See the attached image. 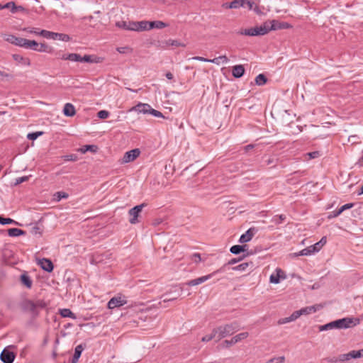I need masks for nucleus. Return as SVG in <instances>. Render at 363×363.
I'll use <instances>...</instances> for the list:
<instances>
[{"label":"nucleus","mask_w":363,"mask_h":363,"mask_svg":"<svg viewBox=\"0 0 363 363\" xmlns=\"http://www.w3.org/2000/svg\"><path fill=\"white\" fill-rule=\"evenodd\" d=\"M45 307V302L40 299L35 301L26 299L21 303L22 310L30 313L33 317L38 316L40 311Z\"/></svg>","instance_id":"f257e3e1"},{"label":"nucleus","mask_w":363,"mask_h":363,"mask_svg":"<svg viewBox=\"0 0 363 363\" xmlns=\"http://www.w3.org/2000/svg\"><path fill=\"white\" fill-rule=\"evenodd\" d=\"M240 329V325L238 322L234 321L230 323L220 325L214 328V332L217 335V341L232 335Z\"/></svg>","instance_id":"f03ea898"},{"label":"nucleus","mask_w":363,"mask_h":363,"mask_svg":"<svg viewBox=\"0 0 363 363\" xmlns=\"http://www.w3.org/2000/svg\"><path fill=\"white\" fill-rule=\"evenodd\" d=\"M237 34L241 35H247V36H259L264 35L268 33V29L266 27L265 22L260 26H256L254 28H247V29H241L236 32Z\"/></svg>","instance_id":"7ed1b4c3"},{"label":"nucleus","mask_w":363,"mask_h":363,"mask_svg":"<svg viewBox=\"0 0 363 363\" xmlns=\"http://www.w3.org/2000/svg\"><path fill=\"white\" fill-rule=\"evenodd\" d=\"M69 60L71 62H88V63H100L102 62L101 58L96 55H85L81 56L78 53H69Z\"/></svg>","instance_id":"20e7f679"},{"label":"nucleus","mask_w":363,"mask_h":363,"mask_svg":"<svg viewBox=\"0 0 363 363\" xmlns=\"http://www.w3.org/2000/svg\"><path fill=\"white\" fill-rule=\"evenodd\" d=\"M40 33L41 36L48 39L58 40L64 42L70 40V37L64 33H54L46 30H41Z\"/></svg>","instance_id":"39448f33"},{"label":"nucleus","mask_w":363,"mask_h":363,"mask_svg":"<svg viewBox=\"0 0 363 363\" xmlns=\"http://www.w3.org/2000/svg\"><path fill=\"white\" fill-rule=\"evenodd\" d=\"M339 320L340 329L353 328L359 324L360 320L357 318L346 317Z\"/></svg>","instance_id":"423d86ee"},{"label":"nucleus","mask_w":363,"mask_h":363,"mask_svg":"<svg viewBox=\"0 0 363 363\" xmlns=\"http://www.w3.org/2000/svg\"><path fill=\"white\" fill-rule=\"evenodd\" d=\"M48 45L44 43H38L35 40H26L23 48L30 49L36 52H46Z\"/></svg>","instance_id":"0eeeda50"},{"label":"nucleus","mask_w":363,"mask_h":363,"mask_svg":"<svg viewBox=\"0 0 363 363\" xmlns=\"http://www.w3.org/2000/svg\"><path fill=\"white\" fill-rule=\"evenodd\" d=\"M146 206L145 203H141L140 205L135 206V207L132 208L129 210L128 214L130 216L129 222L131 224H136L139 221L138 220V218L140 215V213L142 211L143 208Z\"/></svg>","instance_id":"6e6552de"},{"label":"nucleus","mask_w":363,"mask_h":363,"mask_svg":"<svg viewBox=\"0 0 363 363\" xmlns=\"http://www.w3.org/2000/svg\"><path fill=\"white\" fill-rule=\"evenodd\" d=\"M222 270H223V268H220L211 274L199 277L197 279L190 280L188 282H186V285H188L189 286H196V285L201 284L208 281L211 278H212L217 273H220Z\"/></svg>","instance_id":"1a4fd4ad"},{"label":"nucleus","mask_w":363,"mask_h":363,"mask_svg":"<svg viewBox=\"0 0 363 363\" xmlns=\"http://www.w3.org/2000/svg\"><path fill=\"white\" fill-rule=\"evenodd\" d=\"M127 303V300L125 296H114L111 298L108 302V308L109 309H113L122 306Z\"/></svg>","instance_id":"9d476101"},{"label":"nucleus","mask_w":363,"mask_h":363,"mask_svg":"<svg viewBox=\"0 0 363 363\" xmlns=\"http://www.w3.org/2000/svg\"><path fill=\"white\" fill-rule=\"evenodd\" d=\"M248 336H249V333L247 332L239 333V334L235 335L234 337H233L230 340H225L223 342V345L225 347H229L231 345H235V344L242 341V340L246 339Z\"/></svg>","instance_id":"9b49d317"},{"label":"nucleus","mask_w":363,"mask_h":363,"mask_svg":"<svg viewBox=\"0 0 363 363\" xmlns=\"http://www.w3.org/2000/svg\"><path fill=\"white\" fill-rule=\"evenodd\" d=\"M265 23H266V27L268 29V33L270 30L284 29V28H287L289 27V26L287 23H282V22H279V21H275V20L267 21V22H265Z\"/></svg>","instance_id":"f8f14e48"},{"label":"nucleus","mask_w":363,"mask_h":363,"mask_svg":"<svg viewBox=\"0 0 363 363\" xmlns=\"http://www.w3.org/2000/svg\"><path fill=\"white\" fill-rule=\"evenodd\" d=\"M286 279L285 272L280 268H277L275 272L270 275L269 281L270 283L277 284L280 282V279Z\"/></svg>","instance_id":"ddd939ff"},{"label":"nucleus","mask_w":363,"mask_h":363,"mask_svg":"<svg viewBox=\"0 0 363 363\" xmlns=\"http://www.w3.org/2000/svg\"><path fill=\"white\" fill-rule=\"evenodd\" d=\"M15 357V354L9 350L7 347L4 348L0 354V359L4 363H13Z\"/></svg>","instance_id":"4468645a"},{"label":"nucleus","mask_w":363,"mask_h":363,"mask_svg":"<svg viewBox=\"0 0 363 363\" xmlns=\"http://www.w3.org/2000/svg\"><path fill=\"white\" fill-rule=\"evenodd\" d=\"M140 153L139 149H133L126 152L123 157L122 162L128 163L135 160L140 155Z\"/></svg>","instance_id":"2eb2a0df"},{"label":"nucleus","mask_w":363,"mask_h":363,"mask_svg":"<svg viewBox=\"0 0 363 363\" xmlns=\"http://www.w3.org/2000/svg\"><path fill=\"white\" fill-rule=\"evenodd\" d=\"M151 106L148 104L138 103L136 106L132 107L130 111H135L139 113L147 114L150 113L151 111Z\"/></svg>","instance_id":"dca6fc26"},{"label":"nucleus","mask_w":363,"mask_h":363,"mask_svg":"<svg viewBox=\"0 0 363 363\" xmlns=\"http://www.w3.org/2000/svg\"><path fill=\"white\" fill-rule=\"evenodd\" d=\"M318 308H319V306H311L302 308L298 311H296L295 312L298 318L301 315H308V314L315 313L318 310Z\"/></svg>","instance_id":"f3484780"},{"label":"nucleus","mask_w":363,"mask_h":363,"mask_svg":"<svg viewBox=\"0 0 363 363\" xmlns=\"http://www.w3.org/2000/svg\"><path fill=\"white\" fill-rule=\"evenodd\" d=\"M133 26L134 31L141 32L150 30L149 28V21H135Z\"/></svg>","instance_id":"a211bd4d"},{"label":"nucleus","mask_w":363,"mask_h":363,"mask_svg":"<svg viewBox=\"0 0 363 363\" xmlns=\"http://www.w3.org/2000/svg\"><path fill=\"white\" fill-rule=\"evenodd\" d=\"M255 233V228H249L246 232L245 233L242 234L240 239H239V242L240 243H245V242H247L249 241H250L252 240V238H253L254 235Z\"/></svg>","instance_id":"6ab92c4d"},{"label":"nucleus","mask_w":363,"mask_h":363,"mask_svg":"<svg viewBox=\"0 0 363 363\" xmlns=\"http://www.w3.org/2000/svg\"><path fill=\"white\" fill-rule=\"evenodd\" d=\"M39 265L43 270L48 272H51L54 267L52 262L50 259L45 258L39 260Z\"/></svg>","instance_id":"aec40b11"},{"label":"nucleus","mask_w":363,"mask_h":363,"mask_svg":"<svg viewBox=\"0 0 363 363\" xmlns=\"http://www.w3.org/2000/svg\"><path fill=\"white\" fill-rule=\"evenodd\" d=\"M134 22L135 21H117L116 23V26H117L119 28L124 29L125 30L134 31V29H133Z\"/></svg>","instance_id":"412c9836"},{"label":"nucleus","mask_w":363,"mask_h":363,"mask_svg":"<svg viewBox=\"0 0 363 363\" xmlns=\"http://www.w3.org/2000/svg\"><path fill=\"white\" fill-rule=\"evenodd\" d=\"M333 329H340L339 320L331 321L327 324L319 326L320 331H325Z\"/></svg>","instance_id":"4be33fe9"},{"label":"nucleus","mask_w":363,"mask_h":363,"mask_svg":"<svg viewBox=\"0 0 363 363\" xmlns=\"http://www.w3.org/2000/svg\"><path fill=\"white\" fill-rule=\"evenodd\" d=\"M223 6L225 9H238L243 8V0H233L230 3L223 4Z\"/></svg>","instance_id":"5701e85b"},{"label":"nucleus","mask_w":363,"mask_h":363,"mask_svg":"<svg viewBox=\"0 0 363 363\" xmlns=\"http://www.w3.org/2000/svg\"><path fill=\"white\" fill-rule=\"evenodd\" d=\"M63 113L68 117H72L75 115L76 111L73 104L67 103L64 106Z\"/></svg>","instance_id":"b1692460"},{"label":"nucleus","mask_w":363,"mask_h":363,"mask_svg":"<svg viewBox=\"0 0 363 363\" xmlns=\"http://www.w3.org/2000/svg\"><path fill=\"white\" fill-rule=\"evenodd\" d=\"M12 57H13V60L18 64H21V65H23L26 66L30 65V60L28 57H24L22 55H20L18 54H13L12 55Z\"/></svg>","instance_id":"393cba45"},{"label":"nucleus","mask_w":363,"mask_h":363,"mask_svg":"<svg viewBox=\"0 0 363 363\" xmlns=\"http://www.w3.org/2000/svg\"><path fill=\"white\" fill-rule=\"evenodd\" d=\"M315 252H318L317 250L314 247L313 245H311L299 251L298 253H296V256H310L315 254Z\"/></svg>","instance_id":"a878e982"},{"label":"nucleus","mask_w":363,"mask_h":363,"mask_svg":"<svg viewBox=\"0 0 363 363\" xmlns=\"http://www.w3.org/2000/svg\"><path fill=\"white\" fill-rule=\"evenodd\" d=\"M245 73L244 66L242 65H235L233 67L232 74L235 78H240Z\"/></svg>","instance_id":"bb28decb"},{"label":"nucleus","mask_w":363,"mask_h":363,"mask_svg":"<svg viewBox=\"0 0 363 363\" xmlns=\"http://www.w3.org/2000/svg\"><path fill=\"white\" fill-rule=\"evenodd\" d=\"M84 347L82 345H77L74 349V353L72 359L71 363H77L82 354Z\"/></svg>","instance_id":"cd10ccee"},{"label":"nucleus","mask_w":363,"mask_h":363,"mask_svg":"<svg viewBox=\"0 0 363 363\" xmlns=\"http://www.w3.org/2000/svg\"><path fill=\"white\" fill-rule=\"evenodd\" d=\"M167 26V24L161 21H149L150 29H162Z\"/></svg>","instance_id":"c85d7f7f"},{"label":"nucleus","mask_w":363,"mask_h":363,"mask_svg":"<svg viewBox=\"0 0 363 363\" xmlns=\"http://www.w3.org/2000/svg\"><path fill=\"white\" fill-rule=\"evenodd\" d=\"M250 266V269L253 268L252 262H243L232 268L234 271H245L248 267Z\"/></svg>","instance_id":"c756f323"},{"label":"nucleus","mask_w":363,"mask_h":363,"mask_svg":"<svg viewBox=\"0 0 363 363\" xmlns=\"http://www.w3.org/2000/svg\"><path fill=\"white\" fill-rule=\"evenodd\" d=\"M298 318L296 312L294 311L290 316L281 318L278 320L279 325L286 324L292 321L296 320Z\"/></svg>","instance_id":"7c9ffc66"},{"label":"nucleus","mask_w":363,"mask_h":363,"mask_svg":"<svg viewBox=\"0 0 363 363\" xmlns=\"http://www.w3.org/2000/svg\"><path fill=\"white\" fill-rule=\"evenodd\" d=\"M246 247L247 245H235L230 247V251L234 255H238L242 252H245L246 250Z\"/></svg>","instance_id":"2f4dec72"},{"label":"nucleus","mask_w":363,"mask_h":363,"mask_svg":"<svg viewBox=\"0 0 363 363\" xmlns=\"http://www.w3.org/2000/svg\"><path fill=\"white\" fill-rule=\"evenodd\" d=\"M97 150V147L93 145H86L80 147L78 151L82 154L86 153L88 151L95 152Z\"/></svg>","instance_id":"473e14b6"},{"label":"nucleus","mask_w":363,"mask_h":363,"mask_svg":"<svg viewBox=\"0 0 363 363\" xmlns=\"http://www.w3.org/2000/svg\"><path fill=\"white\" fill-rule=\"evenodd\" d=\"M25 231L19 229V228H10L8 230V235L11 237H18L20 235H25Z\"/></svg>","instance_id":"72a5a7b5"},{"label":"nucleus","mask_w":363,"mask_h":363,"mask_svg":"<svg viewBox=\"0 0 363 363\" xmlns=\"http://www.w3.org/2000/svg\"><path fill=\"white\" fill-rule=\"evenodd\" d=\"M21 281L22 284H24L27 288H31L33 282L28 275H27L26 274H21Z\"/></svg>","instance_id":"f704fd0d"},{"label":"nucleus","mask_w":363,"mask_h":363,"mask_svg":"<svg viewBox=\"0 0 363 363\" xmlns=\"http://www.w3.org/2000/svg\"><path fill=\"white\" fill-rule=\"evenodd\" d=\"M60 315L64 318H76V315L69 308H63L60 311Z\"/></svg>","instance_id":"c9c22d12"},{"label":"nucleus","mask_w":363,"mask_h":363,"mask_svg":"<svg viewBox=\"0 0 363 363\" xmlns=\"http://www.w3.org/2000/svg\"><path fill=\"white\" fill-rule=\"evenodd\" d=\"M180 296V294L179 293H177V294H175L174 296H171L170 294H165L164 295H162V301L164 303L165 302H168V301H174L176 299H177V298Z\"/></svg>","instance_id":"e433bc0d"},{"label":"nucleus","mask_w":363,"mask_h":363,"mask_svg":"<svg viewBox=\"0 0 363 363\" xmlns=\"http://www.w3.org/2000/svg\"><path fill=\"white\" fill-rule=\"evenodd\" d=\"M267 77L263 74H258L255 78V83L258 86H262L266 84Z\"/></svg>","instance_id":"4c0bfd02"},{"label":"nucleus","mask_w":363,"mask_h":363,"mask_svg":"<svg viewBox=\"0 0 363 363\" xmlns=\"http://www.w3.org/2000/svg\"><path fill=\"white\" fill-rule=\"evenodd\" d=\"M285 219L286 216L284 215H276L272 218V222L276 225H279L282 223Z\"/></svg>","instance_id":"58836bf2"},{"label":"nucleus","mask_w":363,"mask_h":363,"mask_svg":"<svg viewBox=\"0 0 363 363\" xmlns=\"http://www.w3.org/2000/svg\"><path fill=\"white\" fill-rule=\"evenodd\" d=\"M68 194L64 191H57L54 194V199L57 201H60L62 199L68 198Z\"/></svg>","instance_id":"ea45409f"},{"label":"nucleus","mask_w":363,"mask_h":363,"mask_svg":"<svg viewBox=\"0 0 363 363\" xmlns=\"http://www.w3.org/2000/svg\"><path fill=\"white\" fill-rule=\"evenodd\" d=\"M326 242V237H323L319 242H316L313 245L317 250V252H319L321 250V248L325 245Z\"/></svg>","instance_id":"a19ab883"},{"label":"nucleus","mask_w":363,"mask_h":363,"mask_svg":"<svg viewBox=\"0 0 363 363\" xmlns=\"http://www.w3.org/2000/svg\"><path fill=\"white\" fill-rule=\"evenodd\" d=\"M166 44L167 45H171V46H174V47H185V44L179 42V40H172V39H169L168 40H167Z\"/></svg>","instance_id":"79ce46f5"},{"label":"nucleus","mask_w":363,"mask_h":363,"mask_svg":"<svg viewBox=\"0 0 363 363\" xmlns=\"http://www.w3.org/2000/svg\"><path fill=\"white\" fill-rule=\"evenodd\" d=\"M352 358H354V355H353V352L351 351L347 354H341L338 359L341 362H345V361H347V360H350V359Z\"/></svg>","instance_id":"37998d69"},{"label":"nucleus","mask_w":363,"mask_h":363,"mask_svg":"<svg viewBox=\"0 0 363 363\" xmlns=\"http://www.w3.org/2000/svg\"><path fill=\"white\" fill-rule=\"evenodd\" d=\"M26 40V38L16 37L13 45L21 48H24Z\"/></svg>","instance_id":"c03bdc74"},{"label":"nucleus","mask_w":363,"mask_h":363,"mask_svg":"<svg viewBox=\"0 0 363 363\" xmlns=\"http://www.w3.org/2000/svg\"><path fill=\"white\" fill-rule=\"evenodd\" d=\"M62 158L66 162H69V161L74 162L78 160V156L75 154H70V155H64L62 157Z\"/></svg>","instance_id":"a18cd8bd"},{"label":"nucleus","mask_w":363,"mask_h":363,"mask_svg":"<svg viewBox=\"0 0 363 363\" xmlns=\"http://www.w3.org/2000/svg\"><path fill=\"white\" fill-rule=\"evenodd\" d=\"M11 223L17 224V223L15 220H13V219L10 218H3L2 216H0V224L7 225V224H11Z\"/></svg>","instance_id":"49530a36"},{"label":"nucleus","mask_w":363,"mask_h":363,"mask_svg":"<svg viewBox=\"0 0 363 363\" xmlns=\"http://www.w3.org/2000/svg\"><path fill=\"white\" fill-rule=\"evenodd\" d=\"M213 338H217V335L214 332V328L212 330V333L211 335H208L203 337L201 339V341L202 342H208V341L213 340Z\"/></svg>","instance_id":"de8ad7c7"},{"label":"nucleus","mask_w":363,"mask_h":363,"mask_svg":"<svg viewBox=\"0 0 363 363\" xmlns=\"http://www.w3.org/2000/svg\"><path fill=\"white\" fill-rule=\"evenodd\" d=\"M285 360V357L284 356L274 357L268 360L266 363H283Z\"/></svg>","instance_id":"09e8293b"},{"label":"nucleus","mask_w":363,"mask_h":363,"mask_svg":"<svg viewBox=\"0 0 363 363\" xmlns=\"http://www.w3.org/2000/svg\"><path fill=\"white\" fill-rule=\"evenodd\" d=\"M255 3L249 0H243V8L252 10Z\"/></svg>","instance_id":"8fccbe9b"},{"label":"nucleus","mask_w":363,"mask_h":363,"mask_svg":"<svg viewBox=\"0 0 363 363\" xmlns=\"http://www.w3.org/2000/svg\"><path fill=\"white\" fill-rule=\"evenodd\" d=\"M23 30L29 33H32V34H35V35H40V30L38 28H26L23 29Z\"/></svg>","instance_id":"3c124183"},{"label":"nucleus","mask_w":363,"mask_h":363,"mask_svg":"<svg viewBox=\"0 0 363 363\" xmlns=\"http://www.w3.org/2000/svg\"><path fill=\"white\" fill-rule=\"evenodd\" d=\"M97 116L101 119H106L109 116V112L105 110H101L98 112Z\"/></svg>","instance_id":"603ef678"},{"label":"nucleus","mask_w":363,"mask_h":363,"mask_svg":"<svg viewBox=\"0 0 363 363\" xmlns=\"http://www.w3.org/2000/svg\"><path fill=\"white\" fill-rule=\"evenodd\" d=\"M16 37V36H15L13 35H5L4 37V39L6 42L13 44Z\"/></svg>","instance_id":"864d4df0"},{"label":"nucleus","mask_w":363,"mask_h":363,"mask_svg":"<svg viewBox=\"0 0 363 363\" xmlns=\"http://www.w3.org/2000/svg\"><path fill=\"white\" fill-rule=\"evenodd\" d=\"M150 114H151L155 117H157V118H163L164 117L163 114L160 111L153 109L152 108H151Z\"/></svg>","instance_id":"5fc2aeb1"},{"label":"nucleus","mask_w":363,"mask_h":363,"mask_svg":"<svg viewBox=\"0 0 363 363\" xmlns=\"http://www.w3.org/2000/svg\"><path fill=\"white\" fill-rule=\"evenodd\" d=\"M191 260L195 263H199L201 261V255L199 253H194L191 256Z\"/></svg>","instance_id":"6e6d98bb"},{"label":"nucleus","mask_w":363,"mask_h":363,"mask_svg":"<svg viewBox=\"0 0 363 363\" xmlns=\"http://www.w3.org/2000/svg\"><path fill=\"white\" fill-rule=\"evenodd\" d=\"M42 134V132L31 133L28 135V138L30 140H35L39 135Z\"/></svg>","instance_id":"4d7b16f0"},{"label":"nucleus","mask_w":363,"mask_h":363,"mask_svg":"<svg viewBox=\"0 0 363 363\" xmlns=\"http://www.w3.org/2000/svg\"><path fill=\"white\" fill-rule=\"evenodd\" d=\"M354 359L359 358L363 357V349L359 350H352Z\"/></svg>","instance_id":"13d9d810"},{"label":"nucleus","mask_w":363,"mask_h":363,"mask_svg":"<svg viewBox=\"0 0 363 363\" xmlns=\"http://www.w3.org/2000/svg\"><path fill=\"white\" fill-rule=\"evenodd\" d=\"M28 179V177H27V176L16 178V181H15V185H18L24 182H26Z\"/></svg>","instance_id":"bf43d9fd"},{"label":"nucleus","mask_w":363,"mask_h":363,"mask_svg":"<svg viewBox=\"0 0 363 363\" xmlns=\"http://www.w3.org/2000/svg\"><path fill=\"white\" fill-rule=\"evenodd\" d=\"M31 233L33 235H40L41 234V230L39 226H38L37 225H34L32 228H31Z\"/></svg>","instance_id":"052dcab7"},{"label":"nucleus","mask_w":363,"mask_h":363,"mask_svg":"<svg viewBox=\"0 0 363 363\" xmlns=\"http://www.w3.org/2000/svg\"><path fill=\"white\" fill-rule=\"evenodd\" d=\"M307 155L309 157L310 159H315L320 157V152L318 151H314L307 153Z\"/></svg>","instance_id":"680f3d73"},{"label":"nucleus","mask_w":363,"mask_h":363,"mask_svg":"<svg viewBox=\"0 0 363 363\" xmlns=\"http://www.w3.org/2000/svg\"><path fill=\"white\" fill-rule=\"evenodd\" d=\"M238 262V260L235 258H233V259H231L230 261H228V263H226L225 264H224L221 268H223V270L220 272H224L225 271V267L227 266V265H233V264H236L237 262Z\"/></svg>","instance_id":"e2e57ef3"},{"label":"nucleus","mask_w":363,"mask_h":363,"mask_svg":"<svg viewBox=\"0 0 363 363\" xmlns=\"http://www.w3.org/2000/svg\"><path fill=\"white\" fill-rule=\"evenodd\" d=\"M354 206L353 203H346L340 207V211L342 212L345 210L350 209Z\"/></svg>","instance_id":"0e129e2a"},{"label":"nucleus","mask_w":363,"mask_h":363,"mask_svg":"<svg viewBox=\"0 0 363 363\" xmlns=\"http://www.w3.org/2000/svg\"><path fill=\"white\" fill-rule=\"evenodd\" d=\"M191 60H197V61H201V62H209V59L204 58V57H199V56L193 57L191 58Z\"/></svg>","instance_id":"69168bd1"},{"label":"nucleus","mask_w":363,"mask_h":363,"mask_svg":"<svg viewBox=\"0 0 363 363\" xmlns=\"http://www.w3.org/2000/svg\"><path fill=\"white\" fill-rule=\"evenodd\" d=\"M209 62L219 65L220 64V59H219V57L211 60L209 59Z\"/></svg>","instance_id":"338daca9"},{"label":"nucleus","mask_w":363,"mask_h":363,"mask_svg":"<svg viewBox=\"0 0 363 363\" xmlns=\"http://www.w3.org/2000/svg\"><path fill=\"white\" fill-rule=\"evenodd\" d=\"M219 59H220V61L224 64H227L229 61L228 58L225 55L219 56Z\"/></svg>","instance_id":"774afa93"}]
</instances>
